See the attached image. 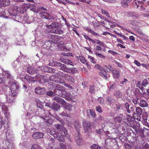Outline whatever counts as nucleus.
<instances>
[{"label": "nucleus", "mask_w": 149, "mask_h": 149, "mask_svg": "<svg viewBox=\"0 0 149 149\" xmlns=\"http://www.w3.org/2000/svg\"><path fill=\"white\" fill-rule=\"evenodd\" d=\"M60 108V105L57 103L53 102L52 103V106L51 108L54 110L56 111L59 109Z\"/></svg>", "instance_id": "393cba45"}, {"label": "nucleus", "mask_w": 149, "mask_h": 149, "mask_svg": "<svg viewBox=\"0 0 149 149\" xmlns=\"http://www.w3.org/2000/svg\"><path fill=\"white\" fill-rule=\"evenodd\" d=\"M60 59L61 62L66 64L70 65L72 66L74 65L73 63L70 60L63 58V57H61Z\"/></svg>", "instance_id": "aec40b11"}, {"label": "nucleus", "mask_w": 149, "mask_h": 149, "mask_svg": "<svg viewBox=\"0 0 149 149\" xmlns=\"http://www.w3.org/2000/svg\"><path fill=\"white\" fill-rule=\"evenodd\" d=\"M72 105L70 104H66V105L65 106V108L68 110H70L71 108H72Z\"/></svg>", "instance_id": "052dcab7"}, {"label": "nucleus", "mask_w": 149, "mask_h": 149, "mask_svg": "<svg viewBox=\"0 0 149 149\" xmlns=\"http://www.w3.org/2000/svg\"><path fill=\"white\" fill-rule=\"evenodd\" d=\"M125 107L128 113H132L135 109V107L134 106L130 105L127 103H126L125 104Z\"/></svg>", "instance_id": "dca6fc26"}, {"label": "nucleus", "mask_w": 149, "mask_h": 149, "mask_svg": "<svg viewBox=\"0 0 149 149\" xmlns=\"http://www.w3.org/2000/svg\"><path fill=\"white\" fill-rule=\"evenodd\" d=\"M114 119V121L116 123H120L122 120V118L119 116L116 117Z\"/></svg>", "instance_id": "37998d69"}, {"label": "nucleus", "mask_w": 149, "mask_h": 149, "mask_svg": "<svg viewBox=\"0 0 149 149\" xmlns=\"http://www.w3.org/2000/svg\"><path fill=\"white\" fill-rule=\"evenodd\" d=\"M96 111L100 113H102V109L100 106H96L95 108Z\"/></svg>", "instance_id": "4d7b16f0"}, {"label": "nucleus", "mask_w": 149, "mask_h": 149, "mask_svg": "<svg viewBox=\"0 0 149 149\" xmlns=\"http://www.w3.org/2000/svg\"><path fill=\"white\" fill-rule=\"evenodd\" d=\"M52 28L54 29L58 28V24L56 22H53L52 23Z\"/></svg>", "instance_id": "5fc2aeb1"}, {"label": "nucleus", "mask_w": 149, "mask_h": 149, "mask_svg": "<svg viewBox=\"0 0 149 149\" xmlns=\"http://www.w3.org/2000/svg\"><path fill=\"white\" fill-rule=\"evenodd\" d=\"M52 33L58 34H61L63 33V32L60 29L56 28L53 29Z\"/></svg>", "instance_id": "c756f323"}, {"label": "nucleus", "mask_w": 149, "mask_h": 149, "mask_svg": "<svg viewBox=\"0 0 149 149\" xmlns=\"http://www.w3.org/2000/svg\"><path fill=\"white\" fill-rule=\"evenodd\" d=\"M115 96L117 98H121L122 97V94L121 92L119 91H116L115 92L114 94Z\"/></svg>", "instance_id": "2f4dec72"}, {"label": "nucleus", "mask_w": 149, "mask_h": 149, "mask_svg": "<svg viewBox=\"0 0 149 149\" xmlns=\"http://www.w3.org/2000/svg\"><path fill=\"white\" fill-rule=\"evenodd\" d=\"M129 2V0H122L121 3L123 7H127L128 6V3Z\"/></svg>", "instance_id": "473e14b6"}, {"label": "nucleus", "mask_w": 149, "mask_h": 149, "mask_svg": "<svg viewBox=\"0 0 149 149\" xmlns=\"http://www.w3.org/2000/svg\"><path fill=\"white\" fill-rule=\"evenodd\" d=\"M65 72L74 74L78 72L77 68L74 67L67 68Z\"/></svg>", "instance_id": "6ab92c4d"}, {"label": "nucleus", "mask_w": 149, "mask_h": 149, "mask_svg": "<svg viewBox=\"0 0 149 149\" xmlns=\"http://www.w3.org/2000/svg\"><path fill=\"white\" fill-rule=\"evenodd\" d=\"M52 66H57L59 67V69L65 72L67 67L65 65L62 64L56 61H53Z\"/></svg>", "instance_id": "20e7f679"}, {"label": "nucleus", "mask_w": 149, "mask_h": 149, "mask_svg": "<svg viewBox=\"0 0 149 149\" xmlns=\"http://www.w3.org/2000/svg\"><path fill=\"white\" fill-rule=\"evenodd\" d=\"M46 94L48 95L51 96L54 95V93L53 92L51 91H47V92Z\"/></svg>", "instance_id": "0e129e2a"}, {"label": "nucleus", "mask_w": 149, "mask_h": 149, "mask_svg": "<svg viewBox=\"0 0 149 149\" xmlns=\"http://www.w3.org/2000/svg\"><path fill=\"white\" fill-rule=\"evenodd\" d=\"M45 88H41L40 87H36L35 89L36 93L39 95H43L45 93Z\"/></svg>", "instance_id": "1a4fd4ad"}, {"label": "nucleus", "mask_w": 149, "mask_h": 149, "mask_svg": "<svg viewBox=\"0 0 149 149\" xmlns=\"http://www.w3.org/2000/svg\"><path fill=\"white\" fill-rule=\"evenodd\" d=\"M143 124L146 126L148 127V125H149V124L147 123V119L145 118L144 119H143Z\"/></svg>", "instance_id": "69168bd1"}, {"label": "nucleus", "mask_w": 149, "mask_h": 149, "mask_svg": "<svg viewBox=\"0 0 149 149\" xmlns=\"http://www.w3.org/2000/svg\"><path fill=\"white\" fill-rule=\"evenodd\" d=\"M56 83L61 84L64 86L65 85V83L64 80L63 79H61L58 77L57 79Z\"/></svg>", "instance_id": "c9c22d12"}, {"label": "nucleus", "mask_w": 149, "mask_h": 149, "mask_svg": "<svg viewBox=\"0 0 149 149\" xmlns=\"http://www.w3.org/2000/svg\"><path fill=\"white\" fill-rule=\"evenodd\" d=\"M88 59H90V61L94 64H96V61L95 58L91 56H89L88 57Z\"/></svg>", "instance_id": "79ce46f5"}, {"label": "nucleus", "mask_w": 149, "mask_h": 149, "mask_svg": "<svg viewBox=\"0 0 149 149\" xmlns=\"http://www.w3.org/2000/svg\"><path fill=\"white\" fill-rule=\"evenodd\" d=\"M44 135L43 133L39 132H36L32 134V137L33 139H38L42 138Z\"/></svg>", "instance_id": "9d476101"}, {"label": "nucleus", "mask_w": 149, "mask_h": 149, "mask_svg": "<svg viewBox=\"0 0 149 149\" xmlns=\"http://www.w3.org/2000/svg\"><path fill=\"white\" fill-rule=\"evenodd\" d=\"M125 149H131V146L128 143H126L125 144Z\"/></svg>", "instance_id": "338daca9"}, {"label": "nucleus", "mask_w": 149, "mask_h": 149, "mask_svg": "<svg viewBox=\"0 0 149 149\" xmlns=\"http://www.w3.org/2000/svg\"><path fill=\"white\" fill-rule=\"evenodd\" d=\"M145 132L146 133V134L145 135H149V129L144 128L143 129V134H145Z\"/></svg>", "instance_id": "13d9d810"}, {"label": "nucleus", "mask_w": 149, "mask_h": 149, "mask_svg": "<svg viewBox=\"0 0 149 149\" xmlns=\"http://www.w3.org/2000/svg\"><path fill=\"white\" fill-rule=\"evenodd\" d=\"M25 79L30 82L37 81L36 79V76L35 77H33L29 75H26L25 77Z\"/></svg>", "instance_id": "b1692460"}, {"label": "nucleus", "mask_w": 149, "mask_h": 149, "mask_svg": "<svg viewBox=\"0 0 149 149\" xmlns=\"http://www.w3.org/2000/svg\"><path fill=\"white\" fill-rule=\"evenodd\" d=\"M127 116H128V117L127 118V119L130 123H131V122L133 121L134 120V118L132 116H130L128 115H127Z\"/></svg>", "instance_id": "e2e57ef3"}, {"label": "nucleus", "mask_w": 149, "mask_h": 149, "mask_svg": "<svg viewBox=\"0 0 149 149\" xmlns=\"http://www.w3.org/2000/svg\"><path fill=\"white\" fill-rule=\"evenodd\" d=\"M10 88L11 90H16L17 88L16 83L15 82H13L11 84Z\"/></svg>", "instance_id": "58836bf2"}, {"label": "nucleus", "mask_w": 149, "mask_h": 149, "mask_svg": "<svg viewBox=\"0 0 149 149\" xmlns=\"http://www.w3.org/2000/svg\"><path fill=\"white\" fill-rule=\"evenodd\" d=\"M60 147L62 149H67L66 146L63 143H60Z\"/></svg>", "instance_id": "774afa93"}, {"label": "nucleus", "mask_w": 149, "mask_h": 149, "mask_svg": "<svg viewBox=\"0 0 149 149\" xmlns=\"http://www.w3.org/2000/svg\"><path fill=\"white\" fill-rule=\"evenodd\" d=\"M37 69L33 67H29L27 68V72L28 73L31 74H33L37 72Z\"/></svg>", "instance_id": "4be33fe9"}, {"label": "nucleus", "mask_w": 149, "mask_h": 149, "mask_svg": "<svg viewBox=\"0 0 149 149\" xmlns=\"http://www.w3.org/2000/svg\"><path fill=\"white\" fill-rule=\"evenodd\" d=\"M114 78H118L120 76L119 72L117 70H114L112 72Z\"/></svg>", "instance_id": "c85d7f7f"}, {"label": "nucleus", "mask_w": 149, "mask_h": 149, "mask_svg": "<svg viewBox=\"0 0 149 149\" xmlns=\"http://www.w3.org/2000/svg\"><path fill=\"white\" fill-rule=\"evenodd\" d=\"M11 90V93L10 94V95L13 97H14L17 94L16 93V90Z\"/></svg>", "instance_id": "de8ad7c7"}, {"label": "nucleus", "mask_w": 149, "mask_h": 149, "mask_svg": "<svg viewBox=\"0 0 149 149\" xmlns=\"http://www.w3.org/2000/svg\"><path fill=\"white\" fill-rule=\"evenodd\" d=\"M105 66L106 68H107L109 71H111L112 72L113 70L112 67L110 65H105Z\"/></svg>", "instance_id": "680f3d73"}, {"label": "nucleus", "mask_w": 149, "mask_h": 149, "mask_svg": "<svg viewBox=\"0 0 149 149\" xmlns=\"http://www.w3.org/2000/svg\"><path fill=\"white\" fill-rule=\"evenodd\" d=\"M141 85L142 86H146L148 85V80L146 79H145L143 80L142 83Z\"/></svg>", "instance_id": "c03bdc74"}, {"label": "nucleus", "mask_w": 149, "mask_h": 149, "mask_svg": "<svg viewBox=\"0 0 149 149\" xmlns=\"http://www.w3.org/2000/svg\"><path fill=\"white\" fill-rule=\"evenodd\" d=\"M99 74L104 79L107 80L108 77H109V74H108L104 69L100 71Z\"/></svg>", "instance_id": "2eb2a0df"}, {"label": "nucleus", "mask_w": 149, "mask_h": 149, "mask_svg": "<svg viewBox=\"0 0 149 149\" xmlns=\"http://www.w3.org/2000/svg\"><path fill=\"white\" fill-rule=\"evenodd\" d=\"M46 116L47 114H45V115L44 116H40V117L43 119L45 121L44 122L46 123L48 125V124L50 125L52 124L53 123V120L52 119H49L48 117Z\"/></svg>", "instance_id": "ddd939ff"}, {"label": "nucleus", "mask_w": 149, "mask_h": 149, "mask_svg": "<svg viewBox=\"0 0 149 149\" xmlns=\"http://www.w3.org/2000/svg\"><path fill=\"white\" fill-rule=\"evenodd\" d=\"M7 101L8 103H11L15 102V98L10 95H9L7 97Z\"/></svg>", "instance_id": "72a5a7b5"}, {"label": "nucleus", "mask_w": 149, "mask_h": 149, "mask_svg": "<svg viewBox=\"0 0 149 149\" xmlns=\"http://www.w3.org/2000/svg\"><path fill=\"white\" fill-rule=\"evenodd\" d=\"M48 36L49 38L55 41H57L60 38L59 36L55 34H49Z\"/></svg>", "instance_id": "cd10ccee"}, {"label": "nucleus", "mask_w": 149, "mask_h": 149, "mask_svg": "<svg viewBox=\"0 0 149 149\" xmlns=\"http://www.w3.org/2000/svg\"><path fill=\"white\" fill-rule=\"evenodd\" d=\"M77 133V134L75 137V141L78 145H81L83 144V139L80 134V132Z\"/></svg>", "instance_id": "0eeeda50"}, {"label": "nucleus", "mask_w": 149, "mask_h": 149, "mask_svg": "<svg viewBox=\"0 0 149 149\" xmlns=\"http://www.w3.org/2000/svg\"><path fill=\"white\" fill-rule=\"evenodd\" d=\"M50 133L51 135L54 136L55 138L58 140L59 141L64 142L65 141L64 137L65 135L67 134L68 131L64 127L62 129L59 130L58 132L54 131H51Z\"/></svg>", "instance_id": "f257e3e1"}, {"label": "nucleus", "mask_w": 149, "mask_h": 149, "mask_svg": "<svg viewBox=\"0 0 149 149\" xmlns=\"http://www.w3.org/2000/svg\"><path fill=\"white\" fill-rule=\"evenodd\" d=\"M40 16L42 18L48 19L52 18V16L50 15L47 12H41L39 14Z\"/></svg>", "instance_id": "4468645a"}, {"label": "nucleus", "mask_w": 149, "mask_h": 149, "mask_svg": "<svg viewBox=\"0 0 149 149\" xmlns=\"http://www.w3.org/2000/svg\"><path fill=\"white\" fill-rule=\"evenodd\" d=\"M89 91L91 93H94L95 91V87L94 85H91L89 87Z\"/></svg>", "instance_id": "f704fd0d"}, {"label": "nucleus", "mask_w": 149, "mask_h": 149, "mask_svg": "<svg viewBox=\"0 0 149 149\" xmlns=\"http://www.w3.org/2000/svg\"><path fill=\"white\" fill-rule=\"evenodd\" d=\"M36 79L37 81L40 83L43 84L47 82L49 80L48 78L45 76L41 75H36Z\"/></svg>", "instance_id": "7ed1b4c3"}, {"label": "nucleus", "mask_w": 149, "mask_h": 149, "mask_svg": "<svg viewBox=\"0 0 149 149\" xmlns=\"http://www.w3.org/2000/svg\"><path fill=\"white\" fill-rule=\"evenodd\" d=\"M82 125L86 133H87L88 132L90 131L91 130V124L87 121H83Z\"/></svg>", "instance_id": "39448f33"}, {"label": "nucleus", "mask_w": 149, "mask_h": 149, "mask_svg": "<svg viewBox=\"0 0 149 149\" xmlns=\"http://www.w3.org/2000/svg\"><path fill=\"white\" fill-rule=\"evenodd\" d=\"M142 113V109L140 107H137L136 108L135 111L133 113V116L138 121H141L142 119L141 116Z\"/></svg>", "instance_id": "f03ea898"}, {"label": "nucleus", "mask_w": 149, "mask_h": 149, "mask_svg": "<svg viewBox=\"0 0 149 149\" xmlns=\"http://www.w3.org/2000/svg\"><path fill=\"white\" fill-rule=\"evenodd\" d=\"M94 68L96 69L100 70V71L102 70H103L104 69L103 67L98 64L95 65L94 66Z\"/></svg>", "instance_id": "603ef678"}, {"label": "nucleus", "mask_w": 149, "mask_h": 149, "mask_svg": "<svg viewBox=\"0 0 149 149\" xmlns=\"http://www.w3.org/2000/svg\"><path fill=\"white\" fill-rule=\"evenodd\" d=\"M91 149H101V147L96 144H93L91 146Z\"/></svg>", "instance_id": "3c124183"}, {"label": "nucleus", "mask_w": 149, "mask_h": 149, "mask_svg": "<svg viewBox=\"0 0 149 149\" xmlns=\"http://www.w3.org/2000/svg\"><path fill=\"white\" fill-rule=\"evenodd\" d=\"M58 78V77L56 76L52 75L49 77V79L50 81H53L56 82Z\"/></svg>", "instance_id": "a19ab883"}, {"label": "nucleus", "mask_w": 149, "mask_h": 149, "mask_svg": "<svg viewBox=\"0 0 149 149\" xmlns=\"http://www.w3.org/2000/svg\"><path fill=\"white\" fill-rule=\"evenodd\" d=\"M139 103V106L142 107H148V103L143 100H140Z\"/></svg>", "instance_id": "a878e982"}, {"label": "nucleus", "mask_w": 149, "mask_h": 149, "mask_svg": "<svg viewBox=\"0 0 149 149\" xmlns=\"http://www.w3.org/2000/svg\"><path fill=\"white\" fill-rule=\"evenodd\" d=\"M95 54L97 56H98L99 58L105 59V56H104L103 55H102V54L100 53H97V52H95Z\"/></svg>", "instance_id": "8fccbe9b"}, {"label": "nucleus", "mask_w": 149, "mask_h": 149, "mask_svg": "<svg viewBox=\"0 0 149 149\" xmlns=\"http://www.w3.org/2000/svg\"><path fill=\"white\" fill-rule=\"evenodd\" d=\"M18 7L17 6H14L13 8L10 7L8 10L10 15L11 16H15V18H16L17 15L18 13Z\"/></svg>", "instance_id": "423d86ee"}, {"label": "nucleus", "mask_w": 149, "mask_h": 149, "mask_svg": "<svg viewBox=\"0 0 149 149\" xmlns=\"http://www.w3.org/2000/svg\"><path fill=\"white\" fill-rule=\"evenodd\" d=\"M86 30L88 32L90 33H91L92 34V35L94 36H96L98 35L97 33L95 32L90 28H86Z\"/></svg>", "instance_id": "e433bc0d"}, {"label": "nucleus", "mask_w": 149, "mask_h": 149, "mask_svg": "<svg viewBox=\"0 0 149 149\" xmlns=\"http://www.w3.org/2000/svg\"><path fill=\"white\" fill-rule=\"evenodd\" d=\"M54 88L55 89L54 90V92L57 95H61V94L59 93L57 94L56 92H55V90H57L58 91H59L61 92V93L62 92H63L65 91V87L60 85L59 84H54Z\"/></svg>", "instance_id": "6e6552de"}, {"label": "nucleus", "mask_w": 149, "mask_h": 149, "mask_svg": "<svg viewBox=\"0 0 149 149\" xmlns=\"http://www.w3.org/2000/svg\"><path fill=\"white\" fill-rule=\"evenodd\" d=\"M28 4H23L21 5L19 8L20 11H19V13H23L26 11L28 9Z\"/></svg>", "instance_id": "a211bd4d"}, {"label": "nucleus", "mask_w": 149, "mask_h": 149, "mask_svg": "<svg viewBox=\"0 0 149 149\" xmlns=\"http://www.w3.org/2000/svg\"><path fill=\"white\" fill-rule=\"evenodd\" d=\"M53 100L54 101H56L59 103L62 104H64L65 102L63 99L58 96L54 97Z\"/></svg>", "instance_id": "5701e85b"}, {"label": "nucleus", "mask_w": 149, "mask_h": 149, "mask_svg": "<svg viewBox=\"0 0 149 149\" xmlns=\"http://www.w3.org/2000/svg\"><path fill=\"white\" fill-rule=\"evenodd\" d=\"M102 11V13L105 15L107 17H109V13L106 10L104 9H102L101 10Z\"/></svg>", "instance_id": "49530a36"}, {"label": "nucleus", "mask_w": 149, "mask_h": 149, "mask_svg": "<svg viewBox=\"0 0 149 149\" xmlns=\"http://www.w3.org/2000/svg\"><path fill=\"white\" fill-rule=\"evenodd\" d=\"M74 126L77 130V133H79L80 132V130H79V129L81 127V125L79 120H75L74 122Z\"/></svg>", "instance_id": "412c9836"}, {"label": "nucleus", "mask_w": 149, "mask_h": 149, "mask_svg": "<svg viewBox=\"0 0 149 149\" xmlns=\"http://www.w3.org/2000/svg\"><path fill=\"white\" fill-rule=\"evenodd\" d=\"M79 59L80 61L83 64H85L86 62V60L84 56H79Z\"/></svg>", "instance_id": "a18cd8bd"}, {"label": "nucleus", "mask_w": 149, "mask_h": 149, "mask_svg": "<svg viewBox=\"0 0 149 149\" xmlns=\"http://www.w3.org/2000/svg\"><path fill=\"white\" fill-rule=\"evenodd\" d=\"M90 41H91V42L93 43H95L96 42L97 44L99 45H100L101 46L103 45L104 44L100 40L97 39H96L95 41H94L91 38Z\"/></svg>", "instance_id": "7c9ffc66"}, {"label": "nucleus", "mask_w": 149, "mask_h": 149, "mask_svg": "<svg viewBox=\"0 0 149 149\" xmlns=\"http://www.w3.org/2000/svg\"><path fill=\"white\" fill-rule=\"evenodd\" d=\"M31 149H41V148L38 145L34 144L33 145Z\"/></svg>", "instance_id": "09e8293b"}, {"label": "nucleus", "mask_w": 149, "mask_h": 149, "mask_svg": "<svg viewBox=\"0 0 149 149\" xmlns=\"http://www.w3.org/2000/svg\"><path fill=\"white\" fill-rule=\"evenodd\" d=\"M8 128L9 127L8 126L6 128V130H4L3 132V133H4L5 132L6 133V139L8 140H9V139L12 137L13 136V134L12 131L10 130H9V129H8Z\"/></svg>", "instance_id": "9b49d317"}, {"label": "nucleus", "mask_w": 149, "mask_h": 149, "mask_svg": "<svg viewBox=\"0 0 149 149\" xmlns=\"http://www.w3.org/2000/svg\"><path fill=\"white\" fill-rule=\"evenodd\" d=\"M55 126L56 127L57 129L58 130H59L62 129L64 127L63 125H62L61 124H59L57 123L55 124Z\"/></svg>", "instance_id": "4c0bfd02"}, {"label": "nucleus", "mask_w": 149, "mask_h": 149, "mask_svg": "<svg viewBox=\"0 0 149 149\" xmlns=\"http://www.w3.org/2000/svg\"><path fill=\"white\" fill-rule=\"evenodd\" d=\"M89 111L91 116L93 118H95L96 115L95 112L92 109H90Z\"/></svg>", "instance_id": "6e6d98bb"}, {"label": "nucleus", "mask_w": 149, "mask_h": 149, "mask_svg": "<svg viewBox=\"0 0 149 149\" xmlns=\"http://www.w3.org/2000/svg\"><path fill=\"white\" fill-rule=\"evenodd\" d=\"M123 121L128 126H131V123H130L127 118L124 119L123 120Z\"/></svg>", "instance_id": "864d4df0"}, {"label": "nucleus", "mask_w": 149, "mask_h": 149, "mask_svg": "<svg viewBox=\"0 0 149 149\" xmlns=\"http://www.w3.org/2000/svg\"><path fill=\"white\" fill-rule=\"evenodd\" d=\"M63 74V77L65 80L73 83L74 82V80L73 78L68 74H64L63 72H61V74Z\"/></svg>", "instance_id": "f8f14e48"}, {"label": "nucleus", "mask_w": 149, "mask_h": 149, "mask_svg": "<svg viewBox=\"0 0 149 149\" xmlns=\"http://www.w3.org/2000/svg\"><path fill=\"white\" fill-rule=\"evenodd\" d=\"M106 100L110 104H113L116 102V100L110 96H108L106 98Z\"/></svg>", "instance_id": "bb28decb"}, {"label": "nucleus", "mask_w": 149, "mask_h": 149, "mask_svg": "<svg viewBox=\"0 0 149 149\" xmlns=\"http://www.w3.org/2000/svg\"><path fill=\"white\" fill-rule=\"evenodd\" d=\"M119 139L121 141L125 142L126 141V139L127 138L126 136H124V135L123 134L119 136Z\"/></svg>", "instance_id": "ea45409f"}, {"label": "nucleus", "mask_w": 149, "mask_h": 149, "mask_svg": "<svg viewBox=\"0 0 149 149\" xmlns=\"http://www.w3.org/2000/svg\"><path fill=\"white\" fill-rule=\"evenodd\" d=\"M28 9L29 8L30 10L35 13L38 12V10L34 4L29 3L28 4Z\"/></svg>", "instance_id": "f3484780"}, {"label": "nucleus", "mask_w": 149, "mask_h": 149, "mask_svg": "<svg viewBox=\"0 0 149 149\" xmlns=\"http://www.w3.org/2000/svg\"><path fill=\"white\" fill-rule=\"evenodd\" d=\"M3 75H4L5 77H6L7 79L9 78L10 77V74L6 72H3Z\"/></svg>", "instance_id": "bf43d9fd"}]
</instances>
